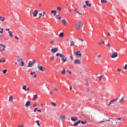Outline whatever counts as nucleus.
Segmentation results:
<instances>
[{"label":"nucleus","instance_id":"obj_28","mask_svg":"<svg viewBox=\"0 0 127 127\" xmlns=\"http://www.w3.org/2000/svg\"><path fill=\"white\" fill-rule=\"evenodd\" d=\"M40 122V121L39 120H37L35 122L36 124H37L38 125V127H40V126L41 125V123H39Z\"/></svg>","mask_w":127,"mask_h":127},{"label":"nucleus","instance_id":"obj_55","mask_svg":"<svg viewBox=\"0 0 127 127\" xmlns=\"http://www.w3.org/2000/svg\"><path fill=\"white\" fill-rule=\"evenodd\" d=\"M9 30H10V29H9V28H6V29H5V31H8V32H10V31H9Z\"/></svg>","mask_w":127,"mask_h":127},{"label":"nucleus","instance_id":"obj_10","mask_svg":"<svg viewBox=\"0 0 127 127\" xmlns=\"http://www.w3.org/2000/svg\"><path fill=\"white\" fill-rule=\"evenodd\" d=\"M38 70L39 71H41V72H44L46 70L45 67L44 66L41 65L38 67Z\"/></svg>","mask_w":127,"mask_h":127},{"label":"nucleus","instance_id":"obj_57","mask_svg":"<svg viewBox=\"0 0 127 127\" xmlns=\"http://www.w3.org/2000/svg\"><path fill=\"white\" fill-rule=\"evenodd\" d=\"M37 112H38L39 113H41V112H42V111L41 109H37Z\"/></svg>","mask_w":127,"mask_h":127},{"label":"nucleus","instance_id":"obj_27","mask_svg":"<svg viewBox=\"0 0 127 127\" xmlns=\"http://www.w3.org/2000/svg\"><path fill=\"white\" fill-rule=\"evenodd\" d=\"M8 33H9V36L11 38L13 37V34H12V32H11V31L8 32Z\"/></svg>","mask_w":127,"mask_h":127},{"label":"nucleus","instance_id":"obj_22","mask_svg":"<svg viewBox=\"0 0 127 127\" xmlns=\"http://www.w3.org/2000/svg\"><path fill=\"white\" fill-rule=\"evenodd\" d=\"M4 20H5V18L1 15H0V21H1V22H3Z\"/></svg>","mask_w":127,"mask_h":127},{"label":"nucleus","instance_id":"obj_58","mask_svg":"<svg viewBox=\"0 0 127 127\" xmlns=\"http://www.w3.org/2000/svg\"><path fill=\"white\" fill-rule=\"evenodd\" d=\"M107 36H112V35H111L109 32H108V34L107 35Z\"/></svg>","mask_w":127,"mask_h":127},{"label":"nucleus","instance_id":"obj_63","mask_svg":"<svg viewBox=\"0 0 127 127\" xmlns=\"http://www.w3.org/2000/svg\"><path fill=\"white\" fill-rule=\"evenodd\" d=\"M69 58H70V59H71V60H73V56H69Z\"/></svg>","mask_w":127,"mask_h":127},{"label":"nucleus","instance_id":"obj_61","mask_svg":"<svg viewBox=\"0 0 127 127\" xmlns=\"http://www.w3.org/2000/svg\"><path fill=\"white\" fill-rule=\"evenodd\" d=\"M117 71H118V72H121L122 71V69L120 68H117Z\"/></svg>","mask_w":127,"mask_h":127},{"label":"nucleus","instance_id":"obj_3","mask_svg":"<svg viewBox=\"0 0 127 127\" xmlns=\"http://www.w3.org/2000/svg\"><path fill=\"white\" fill-rule=\"evenodd\" d=\"M83 26V23L81 22H78L76 25H75V29L76 30H79V29H81Z\"/></svg>","mask_w":127,"mask_h":127},{"label":"nucleus","instance_id":"obj_60","mask_svg":"<svg viewBox=\"0 0 127 127\" xmlns=\"http://www.w3.org/2000/svg\"><path fill=\"white\" fill-rule=\"evenodd\" d=\"M15 38H16V39H17V40H19V38H18V37H17V36H15Z\"/></svg>","mask_w":127,"mask_h":127},{"label":"nucleus","instance_id":"obj_32","mask_svg":"<svg viewBox=\"0 0 127 127\" xmlns=\"http://www.w3.org/2000/svg\"><path fill=\"white\" fill-rule=\"evenodd\" d=\"M124 99H125V97L123 96L121 99H120L119 101V103H123V101H124Z\"/></svg>","mask_w":127,"mask_h":127},{"label":"nucleus","instance_id":"obj_38","mask_svg":"<svg viewBox=\"0 0 127 127\" xmlns=\"http://www.w3.org/2000/svg\"><path fill=\"white\" fill-rule=\"evenodd\" d=\"M51 104L52 105V106H53L54 107L56 106V103H55V102H51Z\"/></svg>","mask_w":127,"mask_h":127},{"label":"nucleus","instance_id":"obj_43","mask_svg":"<svg viewBox=\"0 0 127 127\" xmlns=\"http://www.w3.org/2000/svg\"><path fill=\"white\" fill-rule=\"evenodd\" d=\"M41 16H43L42 13H39V18H41Z\"/></svg>","mask_w":127,"mask_h":127},{"label":"nucleus","instance_id":"obj_33","mask_svg":"<svg viewBox=\"0 0 127 127\" xmlns=\"http://www.w3.org/2000/svg\"><path fill=\"white\" fill-rule=\"evenodd\" d=\"M0 34H2V33H3V28H0Z\"/></svg>","mask_w":127,"mask_h":127},{"label":"nucleus","instance_id":"obj_17","mask_svg":"<svg viewBox=\"0 0 127 127\" xmlns=\"http://www.w3.org/2000/svg\"><path fill=\"white\" fill-rule=\"evenodd\" d=\"M56 19H59V20H60L61 19V15L60 14H56V15H55Z\"/></svg>","mask_w":127,"mask_h":127},{"label":"nucleus","instance_id":"obj_19","mask_svg":"<svg viewBox=\"0 0 127 127\" xmlns=\"http://www.w3.org/2000/svg\"><path fill=\"white\" fill-rule=\"evenodd\" d=\"M12 101H13V96H12V95H10L8 99V102H9V103H12Z\"/></svg>","mask_w":127,"mask_h":127},{"label":"nucleus","instance_id":"obj_47","mask_svg":"<svg viewBox=\"0 0 127 127\" xmlns=\"http://www.w3.org/2000/svg\"><path fill=\"white\" fill-rule=\"evenodd\" d=\"M66 72H67V73H68V74H72V72H71V71H70L69 70H66Z\"/></svg>","mask_w":127,"mask_h":127},{"label":"nucleus","instance_id":"obj_52","mask_svg":"<svg viewBox=\"0 0 127 127\" xmlns=\"http://www.w3.org/2000/svg\"><path fill=\"white\" fill-rule=\"evenodd\" d=\"M102 123H105V121H104V120H103V121H99L98 122L99 124H102Z\"/></svg>","mask_w":127,"mask_h":127},{"label":"nucleus","instance_id":"obj_11","mask_svg":"<svg viewBox=\"0 0 127 127\" xmlns=\"http://www.w3.org/2000/svg\"><path fill=\"white\" fill-rule=\"evenodd\" d=\"M31 105V101H27L25 104V108H29V107H30Z\"/></svg>","mask_w":127,"mask_h":127},{"label":"nucleus","instance_id":"obj_1","mask_svg":"<svg viewBox=\"0 0 127 127\" xmlns=\"http://www.w3.org/2000/svg\"><path fill=\"white\" fill-rule=\"evenodd\" d=\"M14 60L17 61V62H20V66H21V67H24L25 64L24 62H23V59L20 58L19 56H17Z\"/></svg>","mask_w":127,"mask_h":127},{"label":"nucleus","instance_id":"obj_51","mask_svg":"<svg viewBox=\"0 0 127 127\" xmlns=\"http://www.w3.org/2000/svg\"><path fill=\"white\" fill-rule=\"evenodd\" d=\"M42 14H43V16H44L45 15V14H46V12L43 11Z\"/></svg>","mask_w":127,"mask_h":127},{"label":"nucleus","instance_id":"obj_45","mask_svg":"<svg viewBox=\"0 0 127 127\" xmlns=\"http://www.w3.org/2000/svg\"><path fill=\"white\" fill-rule=\"evenodd\" d=\"M106 46L109 47V48H111L112 46H111V45L110 44V43H108Z\"/></svg>","mask_w":127,"mask_h":127},{"label":"nucleus","instance_id":"obj_64","mask_svg":"<svg viewBox=\"0 0 127 127\" xmlns=\"http://www.w3.org/2000/svg\"><path fill=\"white\" fill-rule=\"evenodd\" d=\"M39 6H42V4H41V2L39 3Z\"/></svg>","mask_w":127,"mask_h":127},{"label":"nucleus","instance_id":"obj_15","mask_svg":"<svg viewBox=\"0 0 127 127\" xmlns=\"http://www.w3.org/2000/svg\"><path fill=\"white\" fill-rule=\"evenodd\" d=\"M98 45H102V44H105V41H104L102 39L100 40V42H98Z\"/></svg>","mask_w":127,"mask_h":127},{"label":"nucleus","instance_id":"obj_37","mask_svg":"<svg viewBox=\"0 0 127 127\" xmlns=\"http://www.w3.org/2000/svg\"><path fill=\"white\" fill-rule=\"evenodd\" d=\"M97 59H101L102 58V55H98L97 57Z\"/></svg>","mask_w":127,"mask_h":127},{"label":"nucleus","instance_id":"obj_13","mask_svg":"<svg viewBox=\"0 0 127 127\" xmlns=\"http://www.w3.org/2000/svg\"><path fill=\"white\" fill-rule=\"evenodd\" d=\"M58 48H54L51 50V52L52 53H56V52H58Z\"/></svg>","mask_w":127,"mask_h":127},{"label":"nucleus","instance_id":"obj_54","mask_svg":"<svg viewBox=\"0 0 127 127\" xmlns=\"http://www.w3.org/2000/svg\"><path fill=\"white\" fill-rule=\"evenodd\" d=\"M80 123L82 124V125H85L86 124V122H84V121H81L80 122Z\"/></svg>","mask_w":127,"mask_h":127},{"label":"nucleus","instance_id":"obj_50","mask_svg":"<svg viewBox=\"0 0 127 127\" xmlns=\"http://www.w3.org/2000/svg\"><path fill=\"white\" fill-rule=\"evenodd\" d=\"M54 91H55L56 92H59V89L55 88L54 89Z\"/></svg>","mask_w":127,"mask_h":127},{"label":"nucleus","instance_id":"obj_5","mask_svg":"<svg viewBox=\"0 0 127 127\" xmlns=\"http://www.w3.org/2000/svg\"><path fill=\"white\" fill-rule=\"evenodd\" d=\"M35 64V60L33 61H30L27 64L28 68H31Z\"/></svg>","mask_w":127,"mask_h":127},{"label":"nucleus","instance_id":"obj_8","mask_svg":"<svg viewBox=\"0 0 127 127\" xmlns=\"http://www.w3.org/2000/svg\"><path fill=\"white\" fill-rule=\"evenodd\" d=\"M30 76L32 77V78H37V74H36V72L35 71H32L30 73Z\"/></svg>","mask_w":127,"mask_h":127},{"label":"nucleus","instance_id":"obj_62","mask_svg":"<svg viewBox=\"0 0 127 127\" xmlns=\"http://www.w3.org/2000/svg\"><path fill=\"white\" fill-rule=\"evenodd\" d=\"M18 127H24V126L23 125H22L21 126L18 125Z\"/></svg>","mask_w":127,"mask_h":127},{"label":"nucleus","instance_id":"obj_36","mask_svg":"<svg viewBox=\"0 0 127 127\" xmlns=\"http://www.w3.org/2000/svg\"><path fill=\"white\" fill-rule=\"evenodd\" d=\"M116 120H117V121H124V118H119L116 119Z\"/></svg>","mask_w":127,"mask_h":127},{"label":"nucleus","instance_id":"obj_21","mask_svg":"<svg viewBox=\"0 0 127 127\" xmlns=\"http://www.w3.org/2000/svg\"><path fill=\"white\" fill-rule=\"evenodd\" d=\"M85 2L86 6L91 7L92 4H91V3H89V1H85Z\"/></svg>","mask_w":127,"mask_h":127},{"label":"nucleus","instance_id":"obj_18","mask_svg":"<svg viewBox=\"0 0 127 127\" xmlns=\"http://www.w3.org/2000/svg\"><path fill=\"white\" fill-rule=\"evenodd\" d=\"M71 121L72 122H76V121H78V118L77 117H71Z\"/></svg>","mask_w":127,"mask_h":127},{"label":"nucleus","instance_id":"obj_42","mask_svg":"<svg viewBox=\"0 0 127 127\" xmlns=\"http://www.w3.org/2000/svg\"><path fill=\"white\" fill-rule=\"evenodd\" d=\"M36 98H37V94L34 95L33 97V100H35Z\"/></svg>","mask_w":127,"mask_h":127},{"label":"nucleus","instance_id":"obj_14","mask_svg":"<svg viewBox=\"0 0 127 127\" xmlns=\"http://www.w3.org/2000/svg\"><path fill=\"white\" fill-rule=\"evenodd\" d=\"M22 90H24V91H29V88L27 87V86H26V85H24L22 86Z\"/></svg>","mask_w":127,"mask_h":127},{"label":"nucleus","instance_id":"obj_20","mask_svg":"<svg viewBox=\"0 0 127 127\" xmlns=\"http://www.w3.org/2000/svg\"><path fill=\"white\" fill-rule=\"evenodd\" d=\"M65 118L66 117H65V116L64 115H61L60 117V120H61V121H62L63 122H64L65 121Z\"/></svg>","mask_w":127,"mask_h":127},{"label":"nucleus","instance_id":"obj_56","mask_svg":"<svg viewBox=\"0 0 127 127\" xmlns=\"http://www.w3.org/2000/svg\"><path fill=\"white\" fill-rule=\"evenodd\" d=\"M78 40H79V41H81V42H83L84 41V40L81 38H78Z\"/></svg>","mask_w":127,"mask_h":127},{"label":"nucleus","instance_id":"obj_24","mask_svg":"<svg viewBox=\"0 0 127 127\" xmlns=\"http://www.w3.org/2000/svg\"><path fill=\"white\" fill-rule=\"evenodd\" d=\"M80 123H81V121H80V120L74 123V124H73V127H76V126H78V125H79V124H80Z\"/></svg>","mask_w":127,"mask_h":127},{"label":"nucleus","instance_id":"obj_39","mask_svg":"<svg viewBox=\"0 0 127 127\" xmlns=\"http://www.w3.org/2000/svg\"><path fill=\"white\" fill-rule=\"evenodd\" d=\"M84 81H85V85H88V84H89V82L88 81V80L85 79H84Z\"/></svg>","mask_w":127,"mask_h":127},{"label":"nucleus","instance_id":"obj_34","mask_svg":"<svg viewBox=\"0 0 127 127\" xmlns=\"http://www.w3.org/2000/svg\"><path fill=\"white\" fill-rule=\"evenodd\" d=\"M50 61H54V57L52 56L50 57Z\"/></svg>","mask_w":127,"mask_h":127},{"label":"nucleus","instance_id":"obj_16","mask_svg":"<svg viewBox=\"0 0 127 127\" xmlns=\"http://www.w3.org/2000/svg\"><path fill=\"white\" fill-rule=\"evenodd\" d=\"M74 64H78V65H80V64H81V61H80V60H75L74 61Z\"/></svg>","mask_w":127,"mask_h":127},{"label":"nucleus","instance_id":"obj_59","mask_svg":"<svg viewBox=\"0 0 127 127\" xmlns=\"http://www.w3.org/2000/svg\"><path fill=\"white\" fill-rule=\"evenodd\" d=\"M68 11H69V12H72V10H71V8H70V7H68Z\"/></svg>","mask_w":127,"mask_h":127},{"label":"nucleus","instance_id":"obj_44","mask_svg":"<svg viewBox=\"0 0 127 127\" xmlns=\"http://www.w3.org/2000/svg\"><path fill=\"white\" fill-rule=\"evenodd\" d=\"M37 110H38V108H36L33 110V112L34 113H36V112H37Z\"/></svg>","mask_w":127,"mask_h":127},{"label":"nucleus","instance_id":"obj_6","mask_svg":"<svg viewBox=\"0 0 127 127\" xmlns=\"http://www.w3.org/2000/svg\"><path fill=\"white\" fill-rule=\"evenodd\" d=\"M74 55H75V57L77 58H79L80 57H82V54L81 53L80 51H78L76 52H74Z\"/></svg>","mask_w":127,"mask_h":127},{"label":"nucleus","instance_id":"obj_46","mask_svg":"<svg viewBox=\"0 0 127 127\" xmlns=\"http://www.w3.org/2000/svg\"><path fill=\"white\" fill-rule=\"evenodd\" d=\"M102 77H104V75H101L100 76H98L97 78H100V81H102Z\"/></svg>","mask_w":127,"mask_h":127},{"label":"nucleus","instance_id":"obj_9","mask_svg":"<svg viewBox=\"0 0 127 127\" xmlns=\"http://www.w3.org/2000/svg\"><path fill=\"white\" fill-rule=\"evenodd\" d=\"M110 57L112 59L117 58V57H118V53L117 52L113 53L110 56Z\"/></svg>","mask_w":127,"mask_h":127},{"label":"nucleus","instance_id":"obj_12","mask_svg":"<svg viewBox=\"0 0 127 127\" xmlns=\"http://www.w3.org/2000/svg\"><path fill=\"white\" fill-rule=\"evenodd\" d=\"M32 14L34 17H36V16H37V15L38 14V10L36 9L34 10L32 13Z\"/></svg>","mask_w":127,"mask_h":127},{"label":"nucleus","instance_id":"obj_29","mask_svg":"<svg viewBox=\"0 0 127 127\" xmlns=\"http://www.w3.org/2000/svg\"><path fill=\"white\" fill-rule=\"evenodd\" d=\"M1 62L2 63H4V62H5V59L4 58L0 60V63H1Z\"/></svg>","mask_w":127,"mask_h":127},{"label":"nucleus","instance_id":"obj_23","mask_svg":"<svg viewBox=\"0 0 127 127\" xmlns=\"http://www.w3.org/2000/svg\"><path fill=\"white\" fill-rule=\"evenodd\" d=\"M62 23H63V24L64 25H67V21H66V20H65V19H63V20H62Z\"/></svg>","mask_w":127,"mask_h":127},{"label":"nucleus","instance_id":"obj_25","mask_svg":"<svg viewBox=\"0 0 127 127\" xmlns=\"http://www.w3.org/2000/svg\"><path fill=\"white\" fill-rule=\"evenodd\" d=\"M59 37H60V38H62L64 37V33L63 32L60 33L59 35Z\"/></svg>","mask_w":127,"mask_h":127},{"label":"nucleus","instance_id":"obj_48","mask_svg":"<svg viewBox=\"0 0 127 127\" xmlns=\"http://www.w3.org/2000/svg\"><path fill=\"white\" fill-rule=\"evenodd\" d=\"M54 42H55L54 40H52L50 41V44H53V43H54Z\"/></svg>","mask_w":127,"mask_h":127},{"label":"nucleus","instance_id":"obj_53","mask_svg":"<svg viewBox=\"0 0 127 127\" xmlns=\"http://www.w3.org/2000/svg\"><path fill=\"white\" fill-rule=\"evenodd\" d=\"M76 13H77L78 14H79V15H82V13H80L79 11H76L75 12Z\"/></svg>","mask_w":127,"mask_h":127},{"label":"nucleus","instance_id":"obj_31","mask_svg":"<svg viewBox=\"0 0 127 127\" xmlns=\"http://www.w3.org/2000/svg\"><path fill=\"white\" fill-rule=\"evenodd\" d=\"M74 44H75V42H74V41H71L70 43V46L72 47V46H73Z\"/></svg>","mask_w":127,"mask_h":127},{"label":"nucleus","instance_id":"obj_49","mask_svg":"<svg viewBox=\"0 0 127 127\" xmlns=\"http://www.w3.org/2000/svg\"><path fill=\"white\" fill-rule=\"evenodd\" d=\"M124 69V70H127V64H125Z\"/></svg>","mask_w":127,"mask_h":127},{"label":"nucleus","instance_id":"obj_26","mask_svg":"<svg viewBox=\"0 0 127 127\" xmlns=\"http://www.w3.org/2000/svg\"><path fill=\"white\" fill-rule=\"evenodd\" d=\"M51 13H52L54 16H55V15H56V11L55 10H52L51 11Z\"/></svg>","mask_w":127,"mask_h":127},{"label":"nucleus","instance_id":"obj_41","mask_svg":"<svg viewBox=\"0 0 127 127\" xmlns=\"http://www.w3.org/2000/svg\"><path fill=\"white\" fill-rule=\"evenodd\" d=\"M2 72L3 74H6V72H7V70L4 69V70H2Z\"/></svg>","mask_w":127,"mask_h":127},{"label":"nucleus","instance_id":"obj_4","mask_svg":"<svg viewBox=\"0 0 127 127\" xmlns=\"http://www.w3.org/2000/svg\"><path fill=\"white\" fill-rule=\"evenodd\" d=\"M119 100V98H115L113 99L112 100H111L108 103L106 104V106L107 107H110L111 105H113V104H115L117 101Z\"/></svg>","mask_w":127,"mask_h":127},{"label":"nucleus","instance_id":"obj_30","mask_svg":"<svg viewBox=\"0 0 127 127\" xmlns=\"http://www.w3.org/2000/svg\"><path fill=\"white\" fill-rule=\"evenodd\" d=\"M65 73L66 70L65 69V68H63V70L62 71L61 74H62V75H64Z\"/></svg>","mask_w":127,"mask_h":127},{"label":"nucleus","instance_id":"obj_2","mask_svg":"<svg viewBox=\"0 0 127 127\" xmlns=\"http://www.w3.org/2000/svg\"><path fill=\"white\" fill-rule=\"evenodd\" d=\"M56 56L57 57H60V58H61V60H62L64 63H65V62H67V58L65 55L58 53L56 54Z\"/></svg>","mask_w":127,"mask_h":127},{"label":"nucleus","instance_id":"obj_35","mask_svg":"<svg viewBox=\"0 0 127 127\" xmlns=\"http://www.w3.org/2000/svg\"><path fill=\"white\" fill-rule=\"evenodd\" d=\"M57 9L59 11H61V10H62V8L61 7H57Z\"/></svg>","mask_w":127,"mask_h":127},{"label":"nucleus","instance_id":"obj_40","mask_svg":"<svg viewBox=\"0 0 127 127\" xmlns=\"http://www.w3.org/2000/svg\"><path fill=\"white\" fill-rule=\"evenodd\" d=\"M101 3H106L107 2V0H101Z\"/></svg>","mask_w":127,"mask_h":127},{"label":"nucleus","instance_id":"obj_7","mask_svg":"<svg viewBox=\"0 0 127 127\" xmlns=\"http://www.w3.org/2000/svg\"><path fill=\"white\" fill-rule=\"evenodd\" d=\"M6 46L2 44H0V52H2V51H5V48Z\"/></svg>","mask_w":127,"mask_h":127}]
</instances>
